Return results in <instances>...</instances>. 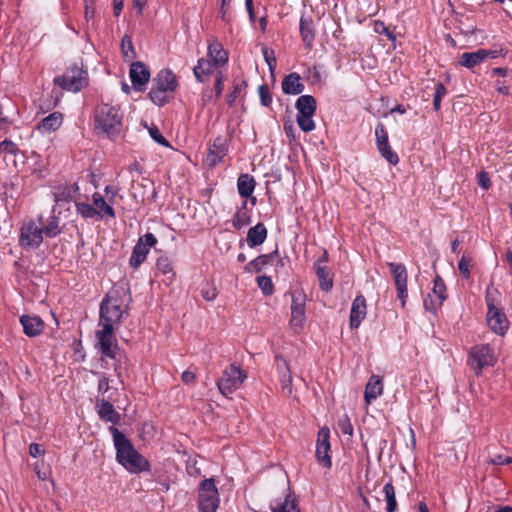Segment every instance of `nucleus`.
<instances>
[{
    "mask_svg": "<svg viewBox=\"0 0 512 512\" xmlns=\"http://www.w3.org/2000/svg\"><path fill=\"white\" fill-rule=\"evenodd\" d=\"M227 153V142L225 138L217 137L205 158V163L209 167L216 166Z\"/></svg>",
    "mask_w": 512,
    "mask_h": 512,
    "instance_id": "nucleus-18",
    "label": "nucleus"
},
{
    "mask_svg": "<svg viewBox=\"0 0 512 512\" xmlns=\"http://www.w3.org/2000/svg\"><path fill=\"white\" fill-rule=\"evenodd\" d=\"M218 98H215V93L213 94L212 90H205L202 94V102L203 104L211 103Z\"/></svg>",
    "mask_w": 512,
    "mask_h": 512,
    "instance_id": "nucleus-60",
    "label": "nucleus"
},
{
    "mask_svg": "<svg viewBox=\"0 0 512 512\" xmlns=\"http://www.w3.org/2000/svg\"><path fill=\"white\" fill-rule=\"evenodd\" d=\"M487 58L485 49H479L475 52H465L460 56L459 64L466 68H473Z\"/></svg>",
    "mask_w": 512,
    "mask_h": 512,
    "instance_id": "nucleus-26",
    "label": "nucleus"
},
{
    "mask_svg": "<svg viewBox=\"0 0 512 512\" xmlns=\"http://www.w3.org/2000/svg\"><path fill=\"white\" fill-rule=\"evenodd\" d=\"M77 212L86 219L94 218L97 215H100V211H98L94 205L84 203V202H76L75 203Z\"/></svg>",
    "mask_w": 512,
    "mask_h": 512,
    "instance_id": "nucleus-42",
    "label": "nucleus"
},
{
    "mask_svg": "<svg viewBox=\"0 0 512 512\" xmlns=\"http://www.w3.org/2000/svg\"><path fill=\"white\" fill-rule=\"evenodd\" d=\"M109 431L113 436L114 446L116 448V459L121 465L133 473L148 471L150 469V464L147 459L138 453L131 441L122 432L114 426H111Z\"/></svg>",
    "mask_w": 512,
    "mask_h": 512,
    "instance_id": "nucleus-1",
    "label": "nucleus"
},
{
    "mask_svg": "<svg viewBox=\"0 0 512 512\" xmlns=\"http://www.w3.org/2000/svg\"><path fill=\"white\" fill-rule=\"evenodd\" d=\"M93 205L98 211H100V215H97L99 218H102L103 215L115 217L114 209L104 200V198L99 193H95L93 195Z\"/></svg>",
    "mask_w": 512,
    "mask_h": 512,
    "instance_id": "nucleus-37",
    "label": "nucleus"
},
{
    "mask_svg": "<svg viewBox=\"0 0 512 512\" xmlns=\"http://www.w3.org/2000/svg\"><path fill=\"white\" fill-rule=\"evenodd\" d=\"M96 338L99 350L101 351L102 355L111 359H115L118 345L113 326L109 324H103L102 329L96 332Z\"/></svg>",
    "mask_w": 512,
    "mask_h": 512,
    "instance_id": "nucleus-7",
    "label": "nucleus"
},
{
    "mask_svg": "<svg viewBox=\"0 0 512 512\" xmlns=\"http://www.w3.org/2000/svg\"><path fill=\"white\" fill-rule=\"evenodd\" d=\"M373 29L376 33L378 34H386L388 33V31L390 30L385 24L384 22L380 21V20H376L374 21V24H373Z\"/></svg>",
    "mask_w": 512,
    "mask_h": 512,
    "instance_id": "nucleus-58",
    "label": "nucleus"
},
{
    "mask_svg": "<svg viewBox=\"0 0 512 512\" xmlns=\"http://www.w3.org/2000/svg\"><path fill=\"white\" fill-rule=\"evenodd\" d=\"M149 134L152 137V139L157 142L158 144L169 147V142L165 139V137L160 133L159 129L156 126H152L149 128Z\"/></svg>",
    "mask_w": 512,
    "mask_h": 512,
    "instance_id": "nucleus-51",
    "label": "nucleus"
},
{
    "mask_svg": "<svg viewBox=\"0 0 512 512\" xmlns=\"http://www.w3.org/2000/svg\"><path fill=\"white\" fill-rule=\"evenodd\" d=\"M471 368L476 375H480L483 367L492 366L494 364V357L492 350L488 345L475 346L471 349Z\"/></svg>",
    "mask_w": 512,
    "mask_h": 512,
    "instance_id": "nucleus-12",
    "label": "nucleus"
},
{
    "mask_svg": "<svg viewBox=\"0 0 512 512\" xmlns=\"http://www.w3.org/2000/svg\"><path fill=\"white\" fill-rule=\"evenodd\" d=\"M315 266L321 289L329 291L333 286L332 279L329 276V271L325 266L320 265V260H317Z\"/></svg>",
    "mask_w": 512,
    "mask_h": 512,
    "instance_id": "nucleus-38",
    "label": "nucleus"
},
{
    "mask_svg": "<svg viewBox=\"0 0 512 512\" xmlns=\"http://www.w3.org/2000/svg\"><path fill=\"white\" fill-rule=\"evenodd\" d=\"M96 408L100 419L112 424H118L120 422L121 415L115 411L110 402L102 399L101 401H98Z\"/></svg>",
    "mask_w": 512,
    "mask_h": 512,
    "instance_id": "nucleus-22",
    "label": "nucleus"
},
{
    "mask_svg": "<svg viewBox=\"0 0 512 512\" xmlns=\"http://www.w3.org/2000/svg\"><path fill=\"white\" fill-rule=\"evenodd\" d=\"M43 242V229L34 221L23 223L20 228L19 244L23 248H38Z\"/></svg>",
    "mask_w": 512,
    "mask_h": 512,
    "instance_id": "nucleus-10",
    "label": "nucleus"
},
{
    "mask_svg": "<svg viewBox=\"0 0 512 512\" xmlns=\"http://www.w3.org/2000/svg\"><path fill=\"white\" fill-rule=\"evenodd\" d=\"M121 50L124 58L132 59L135 57V51L132 43V39L128 35H124L121 40Z\"/></svg>",
    "mask_w": 512,
    "mask_h": 512,
    "instance_id": "nucleus-44",
    "label": "nucleus"
},
{
    "mask_svg": "<svg viewBox=\"0 0 512 512\" xmlns=\"http://www.w3.org/2000/svg\"><path fill=\"white\" fill-rule=\"evenodd\" d=\"M63 122V116L59 112H53L37 125V129L44 132H53L57 130Z\"/></svg>",
    "mask_w": 512,
    "mask_h": 512,
    "instance_id": "nucleus-27",
    "label": "nucleus"
},
{
    "mask_svg": "<svg viewBox=\"0 0 512 512\" xmlns=\"http://www.w3.org/2000/svg\"><path fill=\"white\" fill-rule=\"evenodd\" d=\"M256 182L254 178L245 173L241 174L237 181V188L238 192L241 197L248 198L252 195L254 188H255Z\"/></svg>",
    "mask_w": 512,
    "mask_h": 512,
    "instance_id": "nucleus-31",
    "label": "nucleus"
},
{
    "mask_svg": "<svg viewBox=\"0 0 512 512\" xmlns=\"http://www.w3.org/2000/svg\"><path fill=\"white\" fill-rule=\"evenodd\" d=\"M77 192L78 186L76 184L59 186L56 188V191L54 192L55 202H69L75 197Z\"/></svg>",
    "mask_w": 512,
    "mask_h": 512,
    "instance_id": "nucleus-32",
    "label": "nucleus"
},
{
    "mask_svg": "<svg viewBox=\"0 0 512 512\" xmlns=\"http://www.w3.org/2000/svg\"><path fill=\"white\" fill-rule=\"evenodd\" d=\"M246 377V373L240 367L231 364L223 371L221 378L217 381L218 389L223 395L227 396L237 390Z\"/></svg>",
    "mask_w": 512,
    "mask_h": 512,
    "instance_id": "nucleus-5",
    "label": "nucleus"
},
{
    "mask_svg": "<svg viewBox=\"0 0 512 512\" xmlns=\"http://www.w3.org/2000/svg\"><path fill=\"white\" fill-rule=\"evenodd\" d=\"M477 180H478V185L487 190L490 188L491 186V181H490V178L488 176V173L485 172V171H481L478 173L477 175Z\"/></svg>",
    "mask_w": 512,
    "mask_h": 512,
    "instance_id": "nucleus-55",
    "label": "nucleus"
},
{
    "mask_svg": "<svg viewBox=\"0 0 512 512\" xmlns=\"http://www.w3.org/2000/svg\"><path fill=\"white\" fill-rule=\"evenodd\" d=\"M488 312H487V323L489 327L497 334L504 335L508 329L509 322L506 315L494 305L493 299L489 289L487 290L486 296Z\"/></svg>",
    "mask_w": 512,
    "mask_h": 512,
    "instance_id": "nucleus-8",
    "label": "nucleus"
},
{
    "mask_svg": "<svg viewBox=\"0 0 512 512\" xmlns=\"http://www.w3.org/2000/svg\"><path fill=\"white\" fill-rule=\"evenodd\" d=\"M388 267L390 268V272L392 274V278L394 280V284L397 290V297L401 301L402 307L405 306L406 300L408 297V289H407V281H408V272L406 267L403 264H397L394 262H389Z\"/></svg>",
    "mask_w": 512,
    "mask_h": 512,
    "instance_id": "nucleus-11",
    "label": "nucleus"
},
{
    "mask_svg": "<svg viewBox=\"0 0 512 512\" xmlns=\"http://www.w3.org/2000/svg\"><path fill=\"white\" fill-rule=\"evenodd\" d=\"M282 90L285 94L298 95L304 91V84L297 73L287 75L282 81Z\"/></svg>",
    "mask_w": 512,
    "mask_h": 512,
    "instance_id": "nucleus-24",
    "label": "nucleus"
},
{
    "mask_svg": "<svg viewBox=\"0 0 512 512\" xmlns=\"http://www.w3.org/2000/svg\"><path fill=\"white\" fill-rule=\"evenodd\" d=\"M313 115H297V123L300 129L304 132H310L314 130L315 123L312 119Z\"/></svg>",
    "mask_w": 512,
    "mask_h": 512,
    "instance_id": "nucleus-46",
    "label": "nucleus"
},
{
    "mask_svg": "<svg viewBox=\"0 0 512 512\" xmlns=\"http://www.w3.org/2000/svg\"><path fill=\"white\" fill-rule=\"evenodd\" d=\"M196 376L191 371H184L181 375V379L184 383L189 384L195 380Z\"/></svg>",
    "mask_w": 512,
    "mask_h": 512,
    "instance_id": "nucleus-63",
    "label": "nucleus"
},
{
    "mask_svg": "<svg viewBox=\"0 0 512 512\" xmlns=\"http://www.w3.org/2000/svg\"><path fill=\"white\" fill-rule=\"evenodd\" d=\"M377 147L382 155L390 164L396 165L399 162L398 155L392 150L388 142V134L382 123H379L375 129Z\"/></svg>",
    "mask_w": 512,
    "mask_h": 512,
    "instance_id": "nucleus-14",
    "label": "nucleus"
},
{
    "mask_svg": "<svg viewBox=\"0 0 512 512\" xmlns=\"http://www.w3.org/2000/svg\"><path fill=\"white\" fill-rule=\"evenodd\" d=\"M367 313L366 300L363 295H358L351 306L350 312V327L356 329L359 327L361 321L365 318Z\"/></svg>",
    "mask_w": 512,
    "mask_h": 512,
    "instance_id": "nucleus-19",
    "label": "nucleus"
},
{
    "mask_svg": "<svg viewBox=\"0 0 512 512\" xmlns=\"http://www.w3.org/2000/svg\"><path fill=\"white\" fill-rule=\"evenodd\" d=\"M177 86L175 74L169 69H163L152 79L148 97L154 104L162 106L168 101V94L173 93Z\"/></svg>",
    "mask_w": 512,
    "mask_h": 512,
    "instance_id": "nucleus-3",
    "label": "nucleus"
},
{
    "mask_svg": "<svg viewBox=\"0 0 512 512\" xmlns=\"http://www.w3.org/2000/svg\"><path fill=\"white\" fill-rule=\"evenodd\" d=\"M305 321V295L301 292L292 294L290 324L294 329H302Z\"/></svg>",
    "mask_w": 512,
    "mask_h": 512,
    "instance_id": "nucleus-16",
    "label": "nucleus"
},
{
    "mask_svg": "<svg viewBox=\"0 0 512 512\" xmlns=\"http://www.w3.org/2000/svg\"><path fill=\"white\" fill-rule=\"evenodd\" d=\"M129 76L134 90L139 92L145 91L146 84L150 79V70L143 62L136 61L131 63Z\"/></svg>",
    "mask_w": 512,
    "mask_h": 512,
    "instance_id": "nucleus-13",
    "label": "nucleus"
},
{
    "mask_svg": "<svg viewBox=\"0 0 512 512\" xmlns=\"http://www.w3.org/2000/svg\"><path fill=\"white\" fill-rule=\"evenodd\" d=\"M39 222L42 225L41 228L43 229V234L46 237L52 238L61 233L58 218L55 216H51L47 223H44L43 217L39 216Z\"/></svg>",
    "mask_w": 512,
    "mask_h": 512,
    "instance_id": "nucleus-35",
    "label": "nucleus"
},
{
    "mask_svg": "<svg viewBox=\"0 0 512 512\" xmlns=\"http://www.w3.org/2000/svg\"><path fill=\"white\" fill-rule=\"evenodd\" d=\"M245 5L251 22L255 21L253 0H245Z\"/></svg>",
    "mask_w": 512,
    "mask_h": 512,
    "instance_id": "nucleus-62",
    "label": "nucleus"
},
{
    "mask_svg": "<svg viewBox=\"0 0 512 512\" xmlns=\"http://www.w3.org/2000/svg\"><path fill=\"white\" fill-rule=\"evenodd\" d=\"M329 429L324 427L321 428L318 432L317 444H316V458L318 463L325 467L330 468L331 457L329 455L330 451V442H329Z\"/></svg>",
    "mask_w": 512,
    "mask_h": 512,
    "instance_id": "nucleus-15",
    "label": "nucleus"
},
{
    "mask_svg": "<svg viewBox=\"0 0 512 512\" xmlns=\"http://www.w3.org/2000/svg\"><path fill=\"white\" fill-rule=\"evenodd\" d=\"M267 237V229L263 223H258L248 230L246 241L249 247L261 245Z\"/></svg>",
    "mask_w": 512,
    "mask_h": 512,
    "instance_id": "nucleus-25",
    "label": "nucleus"
},
{
    "mask_svg": "<svg viewBox=\"0 0 512 512\" xmlns=\"http://www.w3.org/2000/svg\"><path fill=\"white\" fill-rule=\"evenodd\" d=\"M20 323L23 331L28 337H36L41 334L44 328L43 320L38 316L22 315Z\"/></svg>",
    "mask_w": 512,
    "mask_h": 512,
    "instance_id": "nucleus-21",
    "label": "nucleus"
},
{
    "mask_svg": "<svg viewBox=\"0 0 512 512\" xmlns=\"http://www.w3.org/2000/svg\"><path fill=\"white\" fill-rule=\"evenodd\" d=\"M272 512H300L297 500L292 495H286L283 501H276L271 505Z\"/></svg>",
    "mask_w": 512,
    "mask_h": 512,
    "instance_id": "nucleus-30",
    "label": "nucleus"
},
{
    "mask_svg": "<svg viewBox=\"0 0 512 512\" xmlns=\"http://www.w3.org/2000/svg\"><path fill=\"white\" fill-rule=\"evenodd\" d=\"M257 284L259 286V288L261 289V291L265 294V295H270L273 293V283H272V280L270 277L268 276H259L257 278Z\"/></svg>",
    "mask_w": 512,
    "mask_h": 512,
    "instance_id": "nucleus-47",
    "label": "nucleus"
},
{
    "mask_svg": "<svg viewBox=\"0 0 512 512\" xmlns=\"http://www.w3.org/2000/svg\"><path fill=\"white\" fill-rule=\"evenodd\" d=\"M214 67L216 66L212 61L201 58L193 69L194 76L199 82H203V76L211 74Z\"/></svg>",
    "mask_w": 512,
    "mask_h": 512,
    "instance_id": "nucleus-36",
    "label": "nucleus"
},
{
    "mask_svg": "<svg viewBox=\"0 0 512 512\" xmlns=\"http://www.w3.org/2000/svg\"><path fill=\"white\" fill-rule=\"evenodd\" d=\"M262 54L265 59V62L267 63V65L269 67L270 72L273 73L274 70L276 69V64H277L274 51L267 47H263Z\"/></svg>",
    "mask_w": 512,
    "mask_h": 512,
    "instance_id": "nucleus-48",
    "label": "nucleus"
},
{
    "mask_svg": "<svg viewBox=\"0 0 512 512\" xmlns=\"http://www.w3.org/2000/svg\"><path fill=\"white\" fill-rule=\"evenodd\" d=\"M94 119L95 128L100 129L110 138L119 135L122 126V113L118 107L103 103L96 108Z\"/></svg>",
    "mask_w": 512,
    "mask_h": 512,
    "instance_id": "nucleus-2",
    "label": "nucleus"
},
{
    "mask_svg": "<svg viewBox=\"0 0 512 512\" xmlns=\"http://www.w3.org/2000/svg\"><path fill=\"white\" fill-rule=\"evenodd\" d=\"M29 453L32 457H38L44 453L41 445L32 443L29 447Z\"/></svg>",
    "mask_w": 512,
    "mask_h": 512,
    "instance_id": "nucleus-59",
    "label": "nucleus"
},
{
    "mask_svg": "<svg viewBox=\"0 0 512 512\" xmlns=\"http://www.w3.org/2000/svg\"><path fill=\"white\" fill-rule=\"evenodd\" d=\"M278 252L277 250L270 253V254H264L260 255L254 260L250 261L246 267L245 270L248 272H259L262 270L263 267L271 263V261L274 259L275 256H277Z\"/></svg>",
    "mask_w": 512,
    "mask_h": 512,
    "instance_id": "nucleus-34",
    "label": "nucleus"
},
{
    "mask_svg": "<svg viewBox=\"0 0 512 512\" xmlns=\"http://www.w3.org/2000/svg\"><path fill=\"white\" fill-rule=\"evenodd\" d=\"M300 33L305 47L311 48L314 41V27L311 19L301 18Z\"/></svg>",
    "mask_w": 512,
    "mask_h": 512,
    "instance_id": "nucleus-33",
    "label": "nucleus"
},
{
    "mask_svg": "<svg viewBox=\"0 0 512 512\" xmlns=\"http://www.w3.org/2000/svg\"><path fill=\"white\" fill-rule=\"evenodd\" d=\"M156 267L163 274L170 273L173 270L171 261L169 260V258H167L165 256H160L157 259Z\"/></svg>",
    "mask_w": 512,
    "mask_h": 512,
    "instance_id": "nucleus-50",
    "label": "nucleus"
},
{
    "mask_svg": "<svg viewBox=\"0 0 512 512\" xmlns=\"http://www.w3.org/2000/svg\"><path fill=\"white\" fill-rule=\"evenodd\" d=\"M208 54L215 66H223L228 61V54L218 42H213L208 47Z\"/></svg>",
    "mask_w": 512,
    "mask_h": 512,
    "instance_id": "nucleus-29",
    "label": "nucleus"
},
{
    "mask_svg": "<svg viewBox=\"0 0 512 512\" xmlns=\"http://www.w3.org/2000/svg\"><path fill=\"white\" fill-rule=\"evenodd\" d=\"M202 297L207 301H213L217 297V290L214 287L207 286L201 291Z\"/></svg>",
    "mask_w": 512,
    "mask_h": 512,
    "instance_id": "nucleus-56",
    "label": "nucleus"
},
{
    "mask_svg": "<svg viewBox=\"0 0 512 512\" xmlns=\"http://www.w3.org/2000/svg\"><path fill=\"white\" fill-rule=\"evenodd\" d=\"M247 87V82L241 79H235L233 90L226 96L228 106H233L242 91Z\"/></svg>",
    "mask_w": 512,
    "mask_h": 512,
    "instance_id": "nucleus-41",
    "label": "nucleus"
},
{
    "mask_svg": "<svg viewBox=\"0 0 512 512\" xmlns=\"http://www.w3.org/2000/svg\"><path fill=\"white\" fill-rule=\"evenodd\" d=\"M487 463L492 465H504L512 463V457H504L503 455H494L486 460Z\"/></svg>",
    "mask_w": 512,
    "mask_h": 512,
    "instance_id": "nucleus-53",
    "label": "nucleus"
},
{
    "mask_svg": "<svg viewBox=\"0 0 512 512\" xmlns=\"http://www.w3.org/2000/svg\"><path fill=\"white\" fill-rule=\"evenodd\" d=\"M445 94H446L445 86L441 82L436 83L434 98H438V99L442 100V98Z\"/></svg>",
    "mask_w": 512,
    "mask_h": 512,
    "instance_id": "nucleus-61",
    "label": "nucleus"
},
{
    "mask_svg": "<svg viewBox=\"0 0 512 512\" xmlns=\"http://www.w3.org/2000/svg\"><path fill=\"white\" fill-rule=\"evenodd\" d=\"M383 380L378 375H372L365 386L364 400L366 404H370L383 393Z\"/></svg>",
    "mask_w": 512,
    "mask_h": 512,
    "instance_id": "nucleus-20",
    "label": "nucleus"
},
{
    "mask_svg": "<svg viewBox=\"0 0 512 512\" xmlns=\"http://www.w3.org/2000/svg\"><path fill=\"white\" fill-rule=\"evenodd\" d=\"M258 94L260 97L261 104L265 107L270 106L272 102V97L269 91V87L266 84L260 85L258 87Z\"/></svg>",
    "mask_w": 512,
    "mask_h": 512,
    "instance_id": "nucleus-49",
    "label": "nucleus"
},
{
    "mask_svg": "<svg viewBox=\"0 0 512 512\" xmlns=\"http://www.w3.org/2000/svg\"><path fill=\"white\" fill-rule=\"evenodd\" d=\"M247 202H243V207L233 216L232 224L235 229H241L250 224V216L246 210Z\"/></svg>",
    "mask_w": 512,
    "mask_h": 512,
    "instance_id": "nucleus-39",
    "label": "nucleus"
},
{
    "mask_svg": "<svg viewBox=\"0 0 512 512\" xmlns=\"http://www.w3.org/2000/svg\"><path fill=\"white\" fill-rule=\"evenodd\" d=\"M18 148L15 143L10 140H4L0 142V153L16 154Z\"/></svg>",
    "mask_w": 512,
    "mask_h": 512,
    "instance_id": "nucleus-52",
    "label": "nucleus"
},
{
    "mask_svg": "<svg viewBox=\"0 0 512 512\" xmlns=\"http://www.w3.org/2000/svg\"><path fill=\"white\" fill-rule=\"evenodd\" d=\"M297 115H314L316 112V100L311 95L300 96L295 104Z\"/></svg>",
    "mask_w": 512,
    "mask_h": 512,
    "instance_id": "nucleus-28",
    "label": "nucleus"
},
{
    "mask_svg": "<svg viewBox=\"0 0 512 512\" xmlns=\"http://www.w3.org/2000/svg\"><path fill=\"white\" fill-rule=\"evenodd\" d=\"M54 83L65 90L78 92L87 85V72L80 67L72 66L64 75L56 77Z\"/></svg>",
    "mask_w": 512,
    "mask_h": 512,
    "instance_id": "nucleus-6",
    "label": "nucleus"
},
{
    "mask_svg": "<svg viewBox=\"0 0 512 512\" xmlns=\"http://www.w3.org/2000/svg\"><path fill=\"white\" fill-rule=\"evenodd\" d=\"M474 266L473 259L470 255L464 253L458 262V269L463 278H470V270Z\"/></svg>",
    "mask_w": 512,
    "mask_h": 512,
    "instance_id": "nucleus-43",
    "label": "nucleus"
},
{
    "mask_svg": "<svg viewBox=\"0 0 512 512\" xmlns=\"http://www.w3.org/2000/svg\"><path fill=\"white\" fill-rule=\"evenodd\" d=\"M123 316V311L120 305L113 303L110 299L105 298L100 306V324H109L113 326L118 323Z\"/></svg>",
    "mask_w": 512,
    "mask_h": 512,
    "instance_id": "nucleus-17",
    "label": "nucleus"
},
{
    "mask_svg": "<svg viewBox=\"0 0 512 512\" xmlns=\"http://www.w3.org/2000/svg\"><path fill=\"white\" fill-rule=\"evenodd\" d=\"M338 426L343 434L352 435L353 426L349 421V418L345 416L343 419L338 421Z\"/></svg>",
    "mask_w": 512,
    "mask_h": 512,
    "instance_id": "nucleus-54",
    "label": "nucleus"
},
{
    "mask_svg": "<svg viewBox=\"0 0 512 512\" xmlns=\"http://www.w3.org/2000/svg\"><path fill=\"white\" fill-rule=\"evenodd\" d=\"M157 243L156 237L152 233H146L140 237L136 245L133 247L132 254L129 259V265L133 269H137L146 260L150 248Z\"/></svg>",
    "mask_w": 512,
    "mask_h": 512,
    "instance_id": "nucleus-9",
    "label": "nucleus"
},
{
    "mask_svg": "<svg viewBox=\"0 0 512 512\" xmlns=\"http://www.w3.org/2000/svg\"><path fill=\"white\" fill-rule=\"evenodd\" d=\"M383 492L387 502V512H395L397 509V501L395 497V488L392 482H388L384 485Z\"/></svg>",
    "mask_w": 512,
    "mask_h": 512,
    "instance_id": "nucleus-40",
    "label": "nucleus"
},
{
    "mask_svg": "<svg viewBox=\"0 0 512 512\" xmlns=\"http://www.w3.org/2000/svg\"><path fill=\"white\" fill-rule=\"evenodd\" d=\"M215 98H219L223 91V75L222 72L217 73L216 82L214 86Z\"/></svg>",
    "mask_w": 512,
    "mask_h": 512,
    "instance_id": "nucleus-57",
    "label": "nucleus"
},
{
    "mask_svg": "<svg viewBox=\"0 0 512 512\" xmlns=\"http://www.w3.org/2000/svg\"><path fill=\"white\" fill-rule=\"evenodd\" d=\"M284 131L286 133V136L291 139V140H294L295 139V129H294V126L292 123H285L284 124Z\"/></svg>",
    "mask_w": 512,
    "mask_h": 512,
    "instance_id": "nucleus-64",
    "label": "nucleus"
},
{
    "mask_svg": "<svg viewBox=\"0 0 512 512\" xmlns=\"http://www.w3.org/2000/svg\"><path fill=\"white\" fill-rule=\"evenodd\" d=\"M219 493L213 478L201 481L198 493L199 512H216L219 506Z\"/></svg>",
    "mask_w": 512,
    "mask_h": 512,
    "instance_id": "nucleus-4",
    "label": "nucleus"
},
{
    "mask_svg": "<svg viewBox=\"0 0 512 512\" xmlns=\"http://www.w3.org/2000/svg\"><path fill=\"white\" fill-rule=\"evenodd\" d=\"M433 293L437 297V304L433 302V300H430L428 302L427 299L424 300V306L427 310H431L435 312L436 307H439L442 305L443 301L446 299V286L444 284L443 279L440 276H436L434 278V287H433Z\"/></svg>",
    "mask_w": 512,
    "mask_h": 512,
    "instance_id": "nucleus-23",
    "label": "nucleus"
},
{
    "mask_svg": "<svg viewBox=\"0 0 512 512\" xmlns=\"http://www.w3.org/2000/svg\"><path fill=\"white\" fill-rule=\"evenodd\" d=\"M283 363H284V366L286 368V371L285 373L282 375V380H281V389H282V392L286 395V396H290L292 394V386H291V382H292V377H291V373L289 371V368L286 364V361L285 360H282Z\"/></svg>",
    "mask_w": 512,
    "mask_h": 512,
    "instance_id": "nucleus-45",
    "label": "nucleus"
}]
</instances>
